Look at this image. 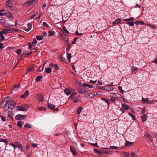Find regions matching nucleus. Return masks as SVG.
I'll return each instance as SVG.
<instances>
[{
	"mask_svg": "<svg viewBox=\"0 0 157 157\" xmlns=\"http://www.w3.org/2000/svg\"><path fill=\"white\" fill-rule=\"evenodd\" d=\"M10 100V98L8 97H6L3 99L0 103V105L2 107H3V106H5L6 105H7Z\"/></svg>",
	"mask_w": 157,
	"mask_h": 157,
	"instance_id": "obj_1",
	"label": "nucleus"
},
{
	"mask_svg": "<svg viewBox=\"0 0 157 157\" xmlns=\"http://www.w3.org/2000/svg\"><path fill=\"white\" fill-rule=\"evenodd\" d=\"M37 0H28L24 4L26 6L31 4L34 5L37 2Z\"/></svg>",
	"mask_w": 157,
	"mask_h": 157,
	"instance_id": "obj_2",
	"label": "nucleus"
},
{
	"mask_svg": "<svg viewBox=\"0 0 157 157\" xmlns=\"http://www.w3.org/2000/svg\"><path fill=\"white\" fill-rule=\"evenodd\" d=\"M89 89L84 88L83 89H81V88H78V91L82 94H86L89 92Z\"/></svg>",
	"mask_w": 157,
	"mask_h": 157,
	"instance_id": "obj_3",
	"label": "nucleus"
},
{
	"mask_svg": "<svg viewBox=\"0 0 157 157\" xmlns=\"http://www.w3.org/2000/svg\"><path fill=\"white\" fill-rule=\"evenodd\" d=\"M26 117V115H25L18 114L15 117V118L17 120H21L25 118Z\"/></svg>",
	"mask_w": 157,
	"mask_h": 157,
	"instance_id": "obj_4",
	"label": "nucleus"
},
{
	"mask_svg": "<svg viewBox=\"0 0 157 157\" xmlns=\"http://www.w3.org/2000/svg\"><path fill=\"white\" fill-rule=\"evenodd\" d=\"M8 103L9 105L10 109H13L16 106V102L14 100L9 101Z\"/></svg>",
	"mask_w": 157,
	"mask_h": 157,
	"instance_id": "obj_5",
	"label": "nucleus"
},
{
	"mask_svg": "<svg viewBox=\"0 0 157 157\" xmlns=\"http://www.w3.org/2000/svg\"><path fill=\"white\" fill-rule=\"evenodd\" d=\"M99 89L102 90H108L109 91H110L111 90H113L114 88H110L108 86H104V87H101L98 88Z\"/></svg>",
	"mask_w": 157,
	"mask_h": 157,
	"instance_id": "obj_6",
	"label": "nucleus"
},
{
	"mask_svg": "<svg viewBox=\"0 0 157 157\" xmlns=\"http://www.w3.org/2000/svg\"><path fill=\"white\" fill-rule=\"evenodd\" d=\"M144 136H145L146 137H147L148 138L149 140L151 141H152V136H151L149 133L147 132H145Z\"/></svg>",
	"mask_w": 157,
	"mask_h": 157,
	"instance_id": "obj_7",
	"label": "nucleus"
},
{
	"mask_svg": "<svg viewBox=\"0 0 157 157\" xmlns=\"http://www.w3.org/2000/svg\"><path fill=\"white\" fill-rule=\"evenodd\" d=\"M70 149L71 152L73 153V155L75 156L77 154V153L75 147L72 146H71Z\"/></svg>",
	"mask_w": 157,
	"mask_h": 157,
	"instance_id": "obj_8",
	"label": "nucleus"
},
{
	"mask_svg": "<svg viewBox=\"0 0 157 157\" xmlns=\"http://www.w3.org/2000/svg\"><path fill=\"white\" fill-rule=\"evenodd\" d=\"M17 109L19 111H26L27 109L23 106H17Z\"/></svg>",
	"mask_w": 157,
	"mask_h": 157,
	"instance_id": "obj_9",
	"label": "nucleus"
},
{
	"mask_svg": "<svg viewBox=\"0 0 157 157\" xmlns=\"http://www.w3.org/2000/svg\"><path fill=\"white\" fill-rule=\"evenodd\" d=\"M133 144V142H130L128 141H127L125 142V146L126 147H129L132 146Z\"/></svg>",
	"mask_w": 157,
	"mask_h": 157,
	"instance_id": "obj_10",
	"label": "nucleus"
},
{
	"mask_svg": "<svg viewBox=\"0 0 157 157\" xmlns=\"http://www.w3.org/2000/svg\"><path fill=\"white\" fill-rule=\"evenodd\" d=\"M32 24L29 23L27 24V26L28 27V28H26L25 29V30L26 32L29 31L31 29H32Z\"/></svg>",
	"mask_w": 157,
	"mask_h": 157,
	"instance_id": "obj_11",
	"label": "nucleus"
},
{
	"mask_svg": "<svg viewBox=\"0 0 157 157\" xmlns=\"http://www.w3.org/2000/svg\"><path fill=\"white\" fill-rule=\"evenodd\" d=\"M118 96H117V95L115 93H112L111 94L110 96L111 97H112L115 98H120L122 97V96L119 94H118Z\"/></svg>",
	"mask_w": 157,
	"mask_h": 157,
	"instance_id": "obj_12",
	"label": "nucleus"
},
{
	"mask_svg": "<svg viewBox=\"0 0 157 157\" xmlns=\"http://www.w3.org/2000/svg\"><path fill=\"white\" fill-rule=\"evenodd\" d=\"M141 118L142 121L143 122L146 121L147 119V117L145 114L143 115Z\"/></svg>",
	"mask_w": 157,
	"mask_h": 157,
	"instance_id": "obj_13",
	"label": "nucleus"
},
{
	"mask_svg": "<svg viewBox=\"0 0 157 157\" xmlns=\"http://www.w3.org/2000/svg\"><path fill=\"white\" fill-rule=\"evenodd\" d=\"M93 150L94 152L96 153L98 155L100 156L102 154V152L98 151V150L96 149H94Z\"/></svg>",
	"mask_w": 157,
	"mask_h": 157,
	"instance_id": "obj_14",
	"label": "nucleus"
},
{
	"mask_svg": "<svg viewBox=\"0 0 157 157\" xmlns=\"http://www.w3.org/2000/svg\"><path fill=\"white\" fill-rule=\"evenodd\" d=\"M122 108L125 110H128L129 108V107L128 106V105L126 104H124L122 105Z\"/></svg>",
	"mask_w": 157,
	"mask_h": 157,
	"instance_id": "obj_15",
	"label": "nucleus"
},
{
	"mask_svg": "<svg viewBox=\"0 0 157 157\" xmlns=\"http://www.w3.org/2000/svg\"><path fill=\"white\" fill-rule=\"evenodd\" d=\"M48 107L49 109H53L55 107V106L54 105L52 104L51 103H49L48 104Z\"/></svg>",
	"mask_w": 157,
	"mask_h": 157,
	"instance_id": "obj_16",
	"label": "nucleus"
},
{
	"mask_svg": "<svg viewBox=\"0 0 157 157\" xmlns=\"http://www.w3.org/2000/svg\"><path fill=\"white\" fill-rule=\"evenodd\" d=\"M82 86L83 87H85L86 86H87L89 88H93V86L92 85L85 83L82 84Z\"/></svg>",
	"mask_w": 157,
	"mask_h": 157,
	"instance_id": "obj_17",
	"label": "nucleus"
},
{
	"mask_svg": "<svg viewBox=\"0 0 157 157\" xmlns=\"http://www.w3.org/2000/svg\"><path fill=\"white\" fill-rule=\"evenodd\" d=\"M135 23L136 25L140 24L142 25H144V21H136L135 22Z\"/></svg>",
	"mask_w": 157,
	"mask_h": 157,
	"instance_id": "obj_18",
	"label": "nucleus"
},
{
	"mask_svg": "<svg viewBox=\"0 0 157 157\" xmlns=\"http://www.w3.org/2000/svg\"><path fill=\"white\" fill-rule=\"evenodd\" d=\"M64 92L67 95L71 93V91L68 88H66L64 90Z\"/></svg>",
	"mask_w": 157,
	"mask_h": 157,
	"instance_id": "obj_19",
	"label": "nucleus"
},
{
	"mask_svg": "<svg viewBox=\"0 0 157 157\" xmlns=\"http://www.w3.org/2000/svg\"><path fill=\"white\" fill-rule=\"evenodd\" d=\"M63 30H62V32H63L64 33H66L67 34L69 33V32L66 29V28L65 26H63Z\"/></svg>",
	"mask_w": 157,
	"mask_h": 157,
	"instance_id": "obj_20",
	"label": "nucleus"
},
{
	"mask_svg": "<svg viewBox=\"0 0 157 157\" xmlns=\"http://www.w3.org/2000/svg\"><path fill=\"white\" fill-rule=\"evenodd\" d=\"M44 100V98L43 95L41 94H40L38 98V100L40 101H42Z\"/></svg>",
	"mask_w": 157,
	"mask_h": 157,
	"instance_id": "obj_21",
	"label": "nucleus"
},
{
	"mask_svg": "<svg viewBox=\"0 0 157 157\" xmlns=\"http://www.w3.org/2000/svg\"><path fill=\"white\" fill-rule=\"evenodd\" d=\"M52 69L50 67H47L46 68L45 72L47 73H51Z\"/></svg>",
	"mask_w": 157,
	"mask_h": 157,
	"instance_id": "obj_22",
	"label": "nucleus"
},
{
	"mask_svg": "<svg viewBox=\"0 0 157 157\" xmlns=\"http://www.w3.org/2000/svg\"><path fill=\"white\" fill-rule=\"evenodd\" d=\"M3 108H4V109L5 111H8V109H10L9 103H8L7 105H6L5 106H3Z\"/></svg>",
	"mask_w": 157,
	"mask_h": 157,
	"instance_id": "obj_23",
	"label": "nucleus"
},
{
	"mask_svg": "<svg viewBox=\"0 0 157 157\" xmlns=\"http://www.w3.org/2000/svg\"><path fill=\"white\" fill-rule=\"evenodd\" d=\"M7 17L8 18H10L11 20L13 19V17L12 16V15L10 13H7Z\"/></svg>",
	"mask_w": 157,
	"mask_h": 157,
	"instance_id": "obj_24",
	"label": "nucleus"
},
{
	"mask_svg": "<svg viewBox=\"0 0 157 157\" xmlns=\"http://www.w3.org/2000/svg\"><path fill=\"white\" fill-rule=\"evenodd\" d=\"M121 21L120 18H118L116 19L113 23L114 24H118Z\"/></svg>",
	"mask_w": 157,
	"mask_h": 157,
	"instance_id": "obj_25",
	"label": "nucleus"
},
{
	"mask_svg": "<svg viewBox=\"0 0 157 157\" xmlns=\"http://www.w3.org/2000/svg\"><path fill=\"white\" fill-rule=\"evenodd\" d=\"M82 107H79L77 110V113L79 114L82 110Z\"/></svg>",
	"mask_w": 157,
	"mask_h": 157,
	"instance_id": "obj_26",
	"label": "nucleus"
},
{
	"mask_svg": "<svg viewBox=\"0 0 157 157\" xmlns=\"http://www.w3.org/2000/svg\"><path fill=\"white\" fill-rule=\"evenodd\" d=\"M45 64V63L42 66H41L39 67L37 71H43L44 67V65Z\"/></svg>",
	"mask_w": 157,
	"mask_h": 157,
	"instance_id": "obj_27",
	"label": "nucleus"
},
{
	"mask_svg": "<svg viewBox=\"0 0 157 157\" xmlns=\"http://www.w3.org/2000/svg\"><path fill=\"white\" fill-rule=\"evenodd\" d=\"M43 78V76L41 75H39L38 76L36 79V81L40 82V81L41 79Z\"/></svg>",
	"mask_w": 157,
	"mask_h": 157,
	"instance_id": "obj_28",
	"label": "nucleus"
},
{
	"mask_svg": "<svg viewBox=\"0 0 157 157\" xmlns=\"http://www.w3.org/2000/svg\"><path fill=\"white\" fill-rule=\"evenodd\" d=\"M142 101L144 103H147V102H148L149 101L148 100V98H146L145 99V98H143L142 99Z\"/></svg>",
	"mask_w": 157,
	"mask_h": 157,
	"instance_id": "obj_29",
	"label": "nucleus"
},
{
	"mask_svg": "<svg viewBox=\"0 0 157 157\" xmlns=\"http://www.w3.org/2000/svg\"><path fill=\"white\" fill-rule=\"evenodd\" d=\"M60 60L62 61L63 62H64L66 63L67 61V59L63 57L62 56H60Z\"/></svg>",
	"mask_w": 157,
	"mask_h": 157,
	"instance_id": "obj_30",
	"label": "nucleus"
},
{
	"mask_svg": "<svg viewBox=\"0 0 157 157\" xmlns=\"http://www.w3.org/2000/svg\"><path fill=\"white\" fill-rule=\"evenodd\" d=\"M17 29H16L15 31L14 30V29H13V28L8 29V33H11L13 32H14V31L17 32Z\"/></svg>",
	"mask_w": 157,
	"mask_h": 157,
	"instance_id": "obj_31",
	"label": "nucleus"
},
{
	"mask_svg": "<svg viewBox=\"0 0 157 157\" xmlns=\"http://www.w3.org/2000/svg\"><path fill=\"white\" fill-rule=\"evenodd\" d=\"M17 29H16L15 31L14 30V29H13V28L8 29V33H11L13 32H14V31L17 32Z\"/></svg>",
	"mask_w": 157,
	"mask_h": 157,
	"instance_id": "obj_32",
	"label": "nucleus"
},
{
	"mask_svg": "<svg viewBox=\"0 0 157 157\" xmlns=\"http://www.w3.org/2000/svg\"><path fill=\"white\" fill-rule=\"evenodd\" d=\"M36 38L39 40H41L43 38V36L37 35L36 37Z\"/></svg>",
	"mask_w": 157,
	"mask_h": 157,
	"instance_id": "obj_33",
	"label": "nucleus"
},
{
	"mask_svg": "<svg viewBox=\"0 0 157 157\" xmlns=\"http://www.w3.org/2000/svg\"><path fill=\"white\" fill-rule=\"evenodd\" d=\"M48 33H49V36H53L55 34V32L54 31H48Z\"/></svg>",
	"mask_w": 157,
	"mask_h": 157,
	"instance_id": "obj_34",
	"label": "nucleus"
},
{
	"mask_svg": "<svg viewBox=\"0 0 157 157\" xmlns=\"http://www.w3.org/2000/svg\"><path fill=\"white\" fill-rule=\"evenodd\" d=\"M59 37L62 40H63L65 39L66 38V37H64L63 36V35L62 33L59 34Z\"/></svg>",
	"mask_w": 157,
	"mask_h": 157,
	"instance_id": "obj_35",
	"label": "nucleus"
},
{
	"mask_svg": "<svg viewBox=\"0 0 157 157\" xmlns=\"http://www.w3.org/2000/svg\"><path fill=\"white\" fill-rule=\"evenodd\" d=\"M101 100L103 101H105L108 104H109V101L107 99L104 98H101Z\"/></svg>",
	"mask_w": 157,
	"mask_h": 157,
	"instance_id": "obj_36",
	"label": "nucleus"
},
{
	"mask_svg": "<svg viewBox=\"0 0 157 157\" xmlns=\"http://www.w3.org/2000/svg\"><path fill=\"white\" fill-rule=\"evenodd\" d=\"M134 20L133 17H131L129 18L126 19L124 20V21H133Z\"/></svg>",
	"mask_w": 157,
	"mask_h": 157,
	"instance_id": "obj_37",
	"label": "nucleus"
},
{
	"mask_svg": "<svg viewBox=\"0 0 157 157\" xmlns=\"http://www.w3.org/2000/svg\"><path fill=\"white\" fill-rule=\"evenodd\" d=\"M16 145L18 147H21L22 146L21 144H20L19 142H16L15 143Z\"/></svg>",
	"mask_w": 157,
	"mask_h": 157,
	"instance_id": "obj_38",
	"label": "nucleus"
},
{
	"mask_svg": "<svg viewBox=\"0 0 157 157\" xmlns=\"http://www.w3.org/2000/svg\"><path fill=\"white\" fill-rule=\"evenodd\" d=\"M76 94L77 93L76 92H74L71 93V94L70 98L72 99H73L74 96L76 95Z\"/></svg>",
	"mask_w": 157,
	"mask_h": 157,
	"instance_id": "obj_39",
	"label": "nucleus"
},
{
	"mask_svg": "<svg viewBox=\"0 0 157 157\" xmlns=\"http://www.w3.org/2000/svg\"><path fill=\"white\" fill-rule=\"evenodd\" d=\"M10 0H9L6 2V7H10L11 6V5H10Z\"/></svg>",
	"mask_w": 157,
	"mask_h": 157,
	"instance_id": "obj_40",
	"label": "nucleus"
},
{
	"mask_svg": "<svg viewBox=\"0 0 157 157\" xmlns=\"http://www.w3.org/2000/svg\"><path fill=\"white\" fill-rule=\"evenodd\" d=\"M17 125L20 128H21L22 125L21 124V122H20V121H19L17 122Z\"/></svg>",
	"mask_w": 157,
	"mask_h": 157,
	"instance_id": "obj_41",
	"label": "nucleus"
},
{
	"mask_svg": "<svg viewBox=\"0 0 157 157\" xmlns=\"http://www.w3.org/2000/svg\"><path fill=\"white\" fill-rule=\"evenodd\" d=\"M134 22L133 21L131 22H128L127 23V24L129 25L130 26H133L134 25Z\"/></svg>",
	"mask_w": 157,
	"mask_h": 157,
	"instance_id": "obj_42",
	"label": "nucleus"
},
{
	"mask_svg": "<svg viewBox=\"0 0 157 157\" xmlns=\"http://www.w3.org/2000/svg\"><path fill=\"white\" fill-rule=\"evenodd\" d=\"M110 151H102V154H110Z\"/></svg>",
	"mask_w": 157,
	"mask_h": 157,
	"instance_id": "obj_43",
	"label": "nucleus"
},
{
	"mask_svg": "<svg viewBox=\"0 0 157 157\" xmlns=\"http://www.w3.org/2000/svg\"><path fill=\"white\" fill-rule=\"evenodd\" d=\"M37 43V40L36 39H34L33 42L32 43V44L33 46L34 45H35V44Z\"/></svg>",
	"mask_w": 157,
	"mask_h": 157,
	"instance_id": "obj_44",
	"label": "nucleus"
},
{
	"mask_svg": "<svg viewBox=\"0 0 157 157\" xmlns=\"http://www.w3.org/2000/svg\"><path fill=\"white\" fill-rule=\"evenodd\" d=\"M25 53H21L18 56L17 59L19 60H21V58L22 57V56L24 55Z\"/></svg>",
	"mask_w": 157,
	"mask_h": 157,
	"instance_id": "obj_45",
	"label": "nucleus"
},
{
	"mask_svg": "<svg viewBox=\"0 0 157 157\" xmlns=\"http://www.w3.org/2000/svg\"><path fill=\"white\" fill-rule=\"evenodd\" d=\"M9 144L13 147L14 148V149H15L17 148V146L15 144H14L13 143H10Z\"/></svg>",
	"mask_w": 157,
	"mask_h": 157,
	"instance_id": "obj_46",
	"label": "nucleus"
},
{
	"mask_svg": "<svg viewBox=\"0 0 157 157\" xmlns=\"http://www.w3.org/2000/svg\"><path fill=\"white\" fill-rule=\"evenodd\" d=\"M71 53H68L67 54V59L68 60L70 61H71Z\"/></svg>",
	"mask_w": 157,
	"mask_h": 157,
	"instance_id": "obj_47",
	"label": "nucleus"
},
{
	"mask_svg": "<svg viewBox=\"0 0 157 157\" xmlns=\"http://www.w3.org/2000/svg\"><path fill=\"white\" fill-rule=\"evenodd\" d=\"M128 115H130V116H131L132 117V119L133 121H134L135 120L136 118H135V117L131 113H129Z\"/></svg>",
	"mask_w": 157,
	"mask_h": 157,
	"instance_id": "obj_48",
	"label": "nucleus"
},
{
	"mask_svg": "<svg viewBox=\"0 0 157 157\" xmlns=\"http://www.w3.org/2000/svg\"><path fill=\"white\" fill-rule=\"evenodd\" d=\"M3 34H4L2 32H0V35L2 37V40H4L5 39V37L3 36Z\"/></svg>",
	"mask_w": 157,
	"mask_h": 157,
	"instance_id": "obj_49",
	"label": "nucleus"
},
{
	"mask_svg": "<svg viewBox=\"0 0 157 157\" xmlns=\"http://www.w3.org/2000/svg\"><path fill=\"white\" fill-rule=\"evenodd\" d=\"M38 109H39V110H44V111H46V108L44 107H43V106L40 107H39V108H38Z\"/></svg>",
	"mask_w": 157,
	"mask_h": 157,
	"instance_id": "obj_50",
	"label": "nucleus"
},
{
	"mask_svg": "<svg viewBox=\"0 0 157 157\" xmlns=\"http://www.w3.org/2000/svg\"><path fill=\"white\" fill-rule=\"evenodd\" d=\"M25 127L26 128H29L31 127V125L29 124H26L25 125Z\"/></svg>",
	"mask_w": 157,
	"mask_h": 157,
	"instance_id": "obj_51",
	"label": "nucleus"
},
{
	"mask_svg": "<svg viewBox=\"0 0 157 157\" xmlns=\"http://www.w3.org/2000/svg\"><path fill=\"white\" fill-rule=\"evenodd\" d=\"M54 69L55 70H58L59 69V68L58 67L57 64H54Z\"/></svg>",
	"mask_w": 157,
	"mask_h": 157,
	"instance_id": "obj_52",
	"label": "nucleus"
},
{
	"mask_svg": "<svg viewBox=\"0 0 157 157\" xmlns=\"http://www.w3.org/2000/svg\"><path fill=\"white\" fill-rule=\"evenodd\" d=\"M110 148L111 149H117L119 148V147L115 146H111L110 147Z\"/></svg>",
	"mask_w": 157,
	"mask_h": 157,
	"instance_id": "obj_53",
	"label": "nucleus"
},
{
	"mask_svg": "<svg viewBox=\"0 0 157 157\" xmlns=\"http://www.w3.org/2000/svg\"><path fill=\"white\" fill-rule=\"evenodd\" d=\"M8 29H6L1 32H2L4 34H6V33H8Z\"/></svg>",
	"mask_w": 157,
	"mask_h": 157,
	"instance_id": "obj_54",
	"label": "nucleus"
},
{
	"mask_svg": "<svg viewBox=\"0 0 157 157\" xmlns=\"http://www.w3.org/2000/svg\"><path fill=\"white\" fill-rule=\"evenodd\" d=\"M132 71H134L138 70V68L137 67H132Z\"/></svg>",
	"mask_w": 157,
	"mask_h": 157,
	"instance_id": "obj_55",
	"label": "nucleus"
},
{
	"mask_svg": "<svg viewBox=\"0 0 157 157\" xmlns=\"http://www.w3.org/2000/svg\"><path fill=\"white\" fill-rule=\"evenodd\" d=\"M1 142H4L6 144H7L8 143V141L6 139H2L1 140Z\"/></svg>",
	"mask_w": 157,
	"mask_h": 157,
	"instance_id": "obj_56",
	"label": "nucleus"
},
{
	"mask_svg": "<svg viewBox=\"0 0 157 157\" xmlns=\"http://www.w3.org/2000/svg\"><path fill=\"white\" fill-rule=\"evenodd\" d=\"M29 91L28 90H26L24 94V95H25L26 96H28L29 95Z\"/></svg>",
	"mask_w": 157,
	"mask_h": 157,
	"instance_id": "obj_57",
	"label": "nucleus"
},
{
	"mask_svg": "<svg viewBox=\"0 0 157 157\" xmlns=\"http://www.w3.org/2000/svg\"><path fill=\"white\" fill-rule=\"evenodd\" d=\"M118 89L119 90H120V91L122 93L124 92V91L122 89L121 86H119L118 87Z\"/></svg>",
	"mask_w": 157,
	"mask_h": 157,
	"instance_id": "obj_58",
	"label": "nucleus"
},
{
	"mask_svg": "<svg viewBox=\"0 0 157 157\" xmlns=\"http://www.w3.org/2000/svg\"><path fill=\"white\" fill-rule=\"evenodd\" d=\"M136 155V154L135 153L132 152L130 155V157H135Z\"/></svg>",
	"mask_w": 157,
	"mask_h": 157,
	"instance_id": "obj_59",
	"label": "nucleus"
},
{
	"mask_svg": "<svg viewBox=\"0 0 157 157\" xmlns=\"http://www.w3.org/2000/svg\"><path fill=\"white\" fill-rule=\"evenodd\" d=\"M124 157H129L130 156L129 154L127 153H124Z\"/></svg>",
	"mask_w": 157,
	"mask_h": 157,
	"instance_id": "obj_60",
	"label": "nucleus"
},
{
	"mask_svg": "<svg viewBox=\"0 0 157 157\" xmlns=\"http://www.w3.org/2000/svg\"><path fill=\"white\" fill-rule=\"evenodd\" d=\"M141 7V5H139L138 4H137L134 7L135 8H140Z\"/></svg>",
	"mask_w": 157,
	"mask_h": 157,
	"instance_id": "obj_61",
	"label": "nucleus"
},
{
	"mask_svg": "<svg viewBox=\"0 0 157 157\" xmlns=\"http://www.w3.org/2000/svg\"><path fill=\"white\" fill-rule=\"evenodd\" d=\"M43 25L46 27H48V25L47 24V23L45 22H44L43 23Z\"/></svg>",
	"mask_w": 157,
	"mask_h": 157,
	"instance_id": "obj_62",
	"label": "nucleus"
},
{
	"mask_svg": "<svg viewBox=\"0 0 157 157\" xmlns=\"http://www.w3.org/2000/svg\"><path fill=\"white\" fill-rule=\"evenodd\" d=\"M77 38H75L74 39V40L72 42V44H75L76 42L77 41Z\"/></svg>",
	"mask_w": 157,
	"mask_h": 157,
	"instance_id": "obj_63",
	"label": "nucleus"
},
{
	"mask_svg": "<svg viewBox=\"0 0 157 157\" xmlns=\"http://www.w3.org/2000/svg\"><path fill=\"white\" fill-rule=\"evenodd\" d=\"M21 52V50L20 49H17V50L16 53L17 55H19Z\"/></svg>",
	"mask_w": 157,
	"mask_h": 157,
	"instance_id": "obj_64",
	"label": "nucleus"
}]
</instances>
